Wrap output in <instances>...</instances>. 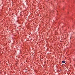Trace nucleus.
Returning <instances> with one entry per match:
<instances>
[{"instance_id": "nucleus-1", "label": "nucleus", "mask_w": 75, "mask_h": 75, "mask_svg": "<svg viewBox=\"0 0 75 75\" xmlns=\"http://www.w3.org/2000/svg\"><path fill=\"white\" fill-rule=\"evenodd\" d=\"M62 63H65V62L64 61H62Z\"/></svg>"}]
</instances>
